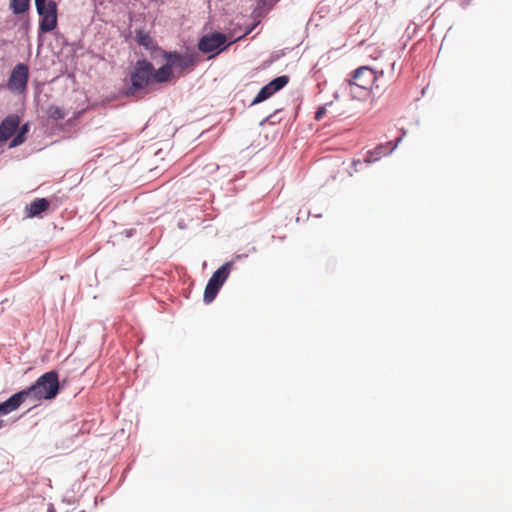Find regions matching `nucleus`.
I'll list each match as a JSON object with an SVG mask.
<instances>
[{
  "instance_id": "2",
  "label": "nucleus",
  "mask_w": 512,
  "mask_h": 512,
  "mask_svg": "<svg viewBox=\"0 0 512 512\" xmlns=\"http://www.w3.org/2000/svg\"><path fill=\"white\" fill-rule=\"evenodd\" d=\"M40 16L39 31L48 33L57 27V3L53 0H35Z\"/></svg>"
},
{
  "instance_id": "16",
  "label": "nucleus",
  "mask_w": 512,
  "mask_h": 512,
  "mask_svg": "<svg viewBox=\"0 0 512 512\" xmlns=\"http://www.w3.org/2000/svg\"><path fill=\"white\" fill-rule=\"evenodd\" d=\"M28 130L29 126L27 123L21 126L16 136L12 139L10 147H16L21 145L25 141V135L28 132Z\"/></svg>"
},
{
  "instance_id": "18",
  "label": "nucleus",
  "mask_w": 512,
  "mask_h": 512,
  "mask_svg": "<svg viewBox=\"0 0 512 512\" xmlns=\"http://www.w3.org/2000/svg\"><path fill=\"white\" fill-rule=\"evenodd\" d=\"M358 164H361V161L360 160H353L352 162V165L354 167V171L356 172L357 171V165Z\"/></svg>"
},
{
  "instance_id": "20",
  "label": "nucleus",
  "mask_w": 512,
  "mask_h": 512,
  "mask_svg": "<svg viewBox=\"0 0 512 512\" xmlns=\"http://www.w3.org/2000/svg\"><path fill=\"white\" fill-rule=\"evenodd\" d=\"M81 512H85V511H81Z\"/></svg>"
},
{
  "instance_id": "11",
  "label": "nucleus",
  "mask_w": 512,
  "mask_h": 512,
  "mask_svg": "<svg viewBox=\"0 0 512 512\" xmlns=\"http://www.w3.org/2000/svg\"><path fill=\"white\" fill-rule=\"evenodd\" d=\"M49 208V201L45 198L35 199L28 207L29 217H34L46 211Z\"/></svg>"
},
{
  "instance_id": "3",
  "label": "nucleus",
  "mask_w": 512,
  "mask_h": 512,
  "mask_svg": "<svg viewBox=\"0 0 512 512\" xmlns=\"http://www.w3.org/2000/svg\"><path fill=\"white\" fill-rule=\"evenodd\" d=\"M233 264L232 261L226 262L212 274L204 291L203 299L205 303L209 304L215 299L220 288L227 280Z\"/></svg>"
},
{
  "instance_id": "19",
  "label": "nucleus",
  "mask_w": 512,
  "mask_h": 512,
  "mask_svg": "<svg viewBox=\"0 0 512 512\" xmlns=\"http://www.w3.org/2000/svg\"><path fill=\"white\" fill-rule=\"evenodd\" d=\"M47 512H55L54 507H53V506H51V507L48 509V511H47Z\"/></svg>"
},
{
  "instance_id": "14",
  "label": "nucleus",
  "mask_w": 512,
  "mask_h": 512,
  "mask_svg": "<svg viewBox=\"0 0 512 512\" xmlns=\"http://www.w3.org/2000/svg\"><path fill=\"white\" fill-rule=\"evenodd\" d=\"M30 0H10V6L14 14H22L29 8Z\"/></svg>"
},
{
  "instance_id": "15",
  "label": "nucleus",
  "mask_w": 512,
  "mask_h": 512,
  "mask_svg": "<svg viewBox=\"0 0 512 512\" xmlns=\"http://www.w3.org/2000/svg\"><path fill=\"white\" fill-rule=\"evenodd\" d=\"M47 115L49 118L53 120H61L64 119L67 113L65 110L59 106L52 105L47 109Z\"/></svg>"
},
{
  "instance_id": "4",
  "label": "nucleus",
  "mask_w": 512,
  "mask_h": 512,
  "mask_svg": "<svg viewBox=\"0 0 512 512\" xmlns=\"http://www.w3.org/2000/svg\"><path fill=\"white\" fill-rule=\"evenodd\" d=\"M377 80L376 71L369 66H361L354 71L352 80L349 81L350 91L353 92L354 88H360L368 93L373 87L378 88Z\"/></svg>"
},
{
  "instance_id": "13",
  "label": "nucleus",
  "mask_w": 512,
  "mask_h": 512,
  "mask_svg": "<svg viewBox=\"0 0 512 512\" xmlns=\"http://www.w3.org/2000/svg\"><path fill=\"white\" fill-rule=\"evenodd\" d=\"M136 40L139 45L151 49L154 45V41L149 33L139 30L136 32Z\"/></svg>"
},
{
  "instance_id": "8",
  "label": "nucleus",
  "mask_w": 512,
  "mask_h": 512,
  "mask_svg": "<svg viewBox=\"0 0 512 512\" xmlns=\"http://www.w3.org/2000/svg\"><path fill=\"white\" fill-rule=\"evenodd\" d=\"M289 81L288 76H279L261 88L252 104L260 103L282 89Z\"/></svg>"
},
{
  "instance_id": "12",
  "label": "nucleus",
  "mask_w": 512,
  "mask_h": 512,
  "mask_svg": "<svg viewBox=\"0 0 512 512\" xmlns=\"http://www.w3.org/2000/svg\"><path fill=\"white\" fill-rule=\"evenodd\" d=\"M391 145V143H388L387 145H379L378 147H376L373 151H369L367 153V156H366V159H365V162L366 163H371L373 161H377L379 160L382 156L384 155H387L388 153H390L394 147H391L389 148L388 146Z\"/></svg>"
},
{
  "instance_id": "1",
  "label": "nucleus",
  "mask_w": 512,
  "mask_h": 512,
  "mask_svg": "<svg viewBox=\"0 0 512 512\" xmlns=\"http://www.w3.org/2000/svg\"><path fill=\"white\" fill-rule=\"evenodd\" d=\"M153 81V65L147 60H138L131 73V86L129 95H135L138 91L148 87Z\"/></svg>"
},
{
  "instance_id": "5",
  "label": "nucleus",
  "mask_w": 512,
  "mask_h": 512,
  "mask_svg": "<svg viewBox=\"0 0 512 512\" xmlns=\"http://www.w3.org/2000/svg\"><path fill=\"white\" fill-rule=\"evenodd\" d=\"M29 78V69L26 64H17L9 77L7 87L11 92L22 93L26 90Z\"/></svg>"
},
{
  "instance_id": "10",
  "label": "nucleus",
  "mask_w": 512,
  "mask_h": 512,
  "mask_svg": "<svg viewBox=\"0 0 512 512\" xmlns=\"http://www.w3.org/2000/svg\"><path fill=\"white\" fill-rule=\"evenodd\" d=\"M173 76V70L169 66L168 62L159 69L153 68V81L157 83H164L169 81Z\"/></svg>"
},
{
  "instance_id": "17",
  "label": "nucleus",
  "mask_w": 512,
  "mask_h": 512,
  "mask_svg": "<svg viewBox=\"0 0 512 512\" xmlns=\"http://www.w3.org/2000/svg\"><path fill=\"white\" fill-rule=\"evenodd\" d=\"M324 114H325V108H319L315 114L316 120H320Z\"/></svg>"
},
{
  "instance_id": "6",
  "label": "nucleus",
  "mask_w": 512,
  "mask_h": 512,
  "mask_svg": "<svg viewBox=\"0 0 512 512\" xmlns=\"http://www.w3.org/2000/svg\"><path fill=\"white\" fill-rule=\"evenodd\" d=\"M165 60L173 70V73L183 74L187 70H191L195 64V58L191 54H179L177 52H164Z\"/></svg>"
},
{
  "instance_id": "9",
  "label": "nucleus",
  "mask_w": 512,
  "mask_h": 512,
  "mask_svg": "<svg viewBox=\"0 0 512 512\" xmlns=\"http://www.w3.org/2000/svg\"><path fill=\"white\" fill-rule=\"evenodd\" d=\"M20 125V117L12 114L7 116L0 124V142L7 141L17 131Z\"/></svg>"
},
{
  "instance_id": "7",
  "label": "nucleus",
  "mask_w": 512,
  "mask_h": 512,
  "mask_svg": "<svg viewBox=\"0 0 512 512\" xmlns=\"http://www.w3.org/2000/svg\"><path fill=\"white\" fill-rule=\"evenodd\" d=\"M226 42L227 38L224 34L212 33L205 35L201 38V40L198 43V48L203 53H219L228 46Z\"/></svg>"
}]
</instances>
